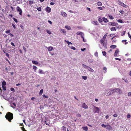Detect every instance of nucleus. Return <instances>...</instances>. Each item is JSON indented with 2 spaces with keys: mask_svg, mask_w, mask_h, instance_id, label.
Returning a JSON list of instances; mask_svg holds the SVG:
<instances>
[{
  "mask_svg": "<svg viewBox=\"0 0 131 131\" xmlns=\"http://www.w3.org/2000/svg\"><path fill=\"white\" fill-rule=\"evenodd\" d=\"M5 117L6 119L10 122H11V120L13 118V114L11 113L10 112H8L6 114Z\"/></svg>",
  "mask_w": 131,
  "mask_h": 131,
  "instance_id": "f257e3e1",
  "label": "nucleus"
},
{
  "mask_svg": "<svg viewBox=\"0 0 131 131\" xmlns=\"http://www.w3.org/2000/svg\"><path fill=\"white\" fill-rule=\"evenodd\" d=\"M105 40L104 39H103L102 38L101 39L100 42L102 45H103L104 47L105 48H106V44L105 42H104Z\"/></svg>",
  "mask_w": 131,
  "mask_h": 131,
  "instance_id": "f03ea898",
  "label": "nucleus"
},
{
  "mask_svg": "<svg viewBox=\"0 0 131 131\" xmlns=\"http://www.w3.org/2000/svg\"><path fill=\"white\" fill-rule=\"evenodd\" d=\"M16 10L17 12H19V14L20 15H21L22 11L20 8L18 6H17L16 8Z\"/></svg>",
  "mask_w": 131,
  "mask_h": 131,
  "instance_id": "7ed1b4c3",
  "label": "nucleus"
},
{
  "mask_svg": "<svg viewBox=\"0 0 131 131\" xmlns=\"http://www.w3.org/2000/svg\"><path fill=\"white\" fill-rule=\"evenodd\" d=\"M94 112L96 113H98L99 112L100 109L99 108L96 106L94 107Z\"/></svg>",
  "mask_w": 131,
  "mask_h": 131,
  "instance_id": "20e7f679",
  "label": "nucleus"
},
{
  "mask_svg": "<svg viewBox=\"0 0 131 131\" xmlns=\"http://www.w3.org/2000/svg\"><path fill=\"white\" fill-rule=\"evenodd\" d=\"M118 4L119 5L121 6H123L125 8L127 7L126 5L125 4L123 3L121 1H118Z\"/></svg>",
  "mask_w": 131,
  "mask_h": 131,
  "instance_id": "39448f33",
  "label": "nucleus"
},
{
  "mask_svg": "<svg viewBox=\"0 0 131 131\" xmlns=\"http://www.w3.org/2000/svg\"><path fill=\"white\" fill-rule=\"evenodd\" d=\"M45 10L47 13H49L51 11V9L49 7H47L45 8Z\"/></svg>",
  "mask_w": 131,
  "mask_h": 131,
  "instance_id": "423d86ee",
  "label": "nucleus"
},
{
  "mask_svg": "<svg viewBox=\"0 0 131 131\" xmlns=\"http://www.w3.org/2000/svg\"><path fill=\"white\" fill-rule=\"evenodd\" d=\"M114 92H118L119 93H121V92L120 89L118 88H116L113 89Z\"/></svg>",
  "mask_w": 131,
  "mask_h": 131,
  "instance_id": "0eeeda50",
  "label": "nucleus"
},
{
  "mask_svg": "<svg viewBox=\"0 0 131 131\" xmlns=\"http://www.w3.org/2000/svg\"><path fill=\"white\" fill-rule=\"evenodd\" d=\"M61 14L64 17H66L67 16V14L64 12H61Z\"/></svg>",
  "mask_w": 131,
  "mask_h": 131,
  "instance_id": "6e6552de",
  "label": "nucleus"
},
{
  "mask_svg": "<svg viewBox=\"0 0 131 131\" xmlns=\"http://www.w3.org/2000/svg\"><path fill=\"white\" fill-rule=\"evenodd\" d=\"M60 31L61 32L63 33L64 34L66 35V31L65 29H61L60 30Z\"/></svg>",
  "mask_w": 131,
  "mask_h": 131,
  "instance_id": "1a4fd4ad",
  "label": "nucleus"
},
{
  "mask_svg": "<svg viewBox=\"0 0 131 131\" xmlns=\"http://www.w3.org/2000/svg\"><path fill=\"white\" fill-rule=\"evenodd\" d=\"M109 23L111 24V26H116L118 25V23L116 22H110Z\"/></svg>",
  "mask_w": 131,
  "mask_h": 131,
  "instance_id": "9d476101",
  "label": "nucleus"
},
{
  "mask_svg": "<svg viewBox=\"0 0 131 131\" xmlns=\"http://www.w3.org/2000/svg\"><path fill=\"white\" fill-rule=\"evenodd\" d=\"M114 92H114V91L113 90H112L110 91L107 94L108 95H108H111V94H112V93H114Z\"/></svg>",
  "mask_w": 131,
  "mask_h": 131,
  "instance_id": "9b49d317",
  "label": "nucleus"
},
{
  "mask_svg": "<svg viewBox=\"0 0 131 131\" xmlns=\"http://www.w3.org/2000/svg\"><path fill=\"white\" fill-rule=\"evenodd\" d=\"M88 107L85 103L82 104V108L85 109H87L88 108Z\"/></svg>",
  "mask_w": 131,
  "mask_h": 131,
  "instance_id": "f8f14e48",
  "label": "nucleus"
},
{
  "mask_svg": "<svg viewBox=\"0 0 131 131\" xmlns=\"http://www.w3.org/2000/svg\"><path fill=\"white\" fill-rule=\"evenodd\" d=\"M106 126V128L107 129L111 130L112 129V127L109 125H107Z\"/></svg>",
  "mask_w": 131,
  "mask_h": 131,
  "instance_id": "ddd939ff",
  "label": "nucleus"
},
{
  "mask_svg": "<svg viewBox=\"0 0 131 131\" xmlns=\"http://www.w3.org/2000/svg\"><path fill=\"white\" fill-rule=\"evenodd\" d=\"M118 52V49H116L114 53V57H116L117 55V53Z\"/></svg>",
  "mask_w": 131,
  "mask_h": 131,
  "instance_id": "4468645a",
  "label": "nucleus"
},
{
  "mask_svg": "<svg viewBox=\"0 0 131 131\" xmlns=\"http://www.w3.org/2000/svg\"><path fill=\"white\" fill-rule=\"evenodd\" d=\"M111 31H116V28L114 27H112L110 29Z\"/></svg>",
  "mask_w": 131,
  "mask_h": 131,
  "instance_id": "2eb2a0df",
  "label": "nucleus"
},
{
  "mask_svg": "<svg viewBox=\"0 0 131 131\" xmlns=\"http://www.w3.org/2000/svg\"><path fill=\"white\" fill-rule=\"evenodd\" d=\"M103 20L104 21V23L107 22L108 21L107 19L105 17H103L102 18Z\"/></svg>",
  "mask_w": 131,
  "mask_h": 131,
  "instance_id": "dca6fc26",
  "label": "nucleus"
},
{
  "mask_svg": "<svg viewBox=\"0 0 131 131\" xmlns=\"http://www.w3.org/2000/svg\"><path fill=\"white\" fill-rule=\"evenodd\" d=\"M87 69H88V70L92 72H93L94 71V70L92 69L91 68L89 67H88V68H87Z\"/></svg>",
  "mask_w": 131,
  "mask_h": 131,
  "instance_id": "f3484780",
  "label": "nucleus"
},
{
  "mask_svg": "<svg viewBox=\"0 0 131 131\" xmlns=\"http://www.w3.org/2000/svg\"><path fill=\"white\" fill-rule=\"evenodd\" d=\"M92 23L94 25H98V22L97 21H94L92 22Z\"/></svg>",
  "mask_w": 131,
  "mask_h": 131,
  "instance_id": "a211bd4d",
  "label": "nucleus"
},
{
  "mask_svg": "<svg viewBox=\"0 0 131 131\" xmlns=\"http://www.w3.org/2000/svg\"><path fill=\"white\" fill-rule=\"evenodd\" d=\"M53 49V47L51 46L49 47L48 48V49L49 51H51Z\"/></svg>",
  "mask_w": 131,
  "mask_h": 131,
  "instance_id": "6ab92c4d",
  "label": "nucleus"
},
{
  "mask_svg": "<svg viewBox=\"0 0 131 131\" xmlns=\"http://www.w3.org/2000/svg\"><path fill=\"white\" fill-rule=\"evenodd\" d=\"M32 62L33 64H38V62L34 60L32 61Z\"/></svg>",
  "mask_w": 131,
  "mask_h": 131,
  "instance_id": "aec40b11",
  "label": "nucleus"
},
{
  "mask_svg": "<svg viewBox=\"0 0 131 131\" xmlns=\"http://www.w3.org/2000/svg\"><path fill=\"white\" fill-rule=\"evenodd\" d=\"M98 20L99 22L102 24V23L103 21L102 19L101 18H100L98 19Z\"/></svg>",
  "mask_w": 131,
  "mask_h": 131,
  "instance_id": "412c9836",
  "label": "nucleus"
},
{
  "mask_svg": "<svg viewBox=\"0 0 131 131\" xmlns=\"http://www.w3.org/2000/svg\"><path fill=\"white\" fill-rule=\"evenodd\" d=\"M82 128L86 131H87L88 130V128L87 126L82 127Z\"/></svg>",
  "mask_w": 131,
  "mask_h": 131,
  "instance_id": "4be33fe9",
  "label": "nucleus"
},
{
  "mask_svg": "<svg viewBox=\"0 0 131 131\" xmlns=\"http://www.w3.org/2000/svg\"><path fill=\"white\" fill-rule=\"evenodd\" d=\"M65 28L68 30H70L71 29V28L69 26H65Z\"/></svg>",
  "mask_w": 131,
  "mask_h": 131,
  "instance_id": "5701e85b",
  "label": "nucleus"
},
{
  "mask_svg": "<svg viewBox=\"0 0 131 131\" xmlns=\"http://www.w3.org/2000/svg\"><path fill=\"white\" fill-rule=\"evenodd\" d=\"M65 41L67 42V43L68 44V45H69L70 44H71V45L72 44V43L71 42H70L68 41H67L66 40H65Z\"/></svg>",
  "mask_w": 131,
  "mask_h": 131,
  "instance_id": "b1692460",
  "label": "nucleus"
},
{
  "mask_svg": "<svg viewBox=\"0 0 131 131\" xmlns=\"http://www.w3.org/2000/svg\"><path fill=\"white\" fill-rule=\"evenodd\" d=\"M116 47V46L115 45H111L110 47L111 48L113 49H114Z\"/></svg>",
  "mask_w": 131,
  "mask_h": 131,
  "instance_id": "393cba45",
  "label": "nucleus"
},
{
  "mask_svg": "<svg viewBox=\"0 0 131 131\" xmlns=\"http://www.w3.org/2000/svg\"><path fill=\"white\" fill-rule=\"evenodd\" d=\"M89 66H86L83 64H82V67H83L86 69H87Z\"/></svg>",
  "mask_w": 131,
  "mask_h": 131,
  "instance_id": "a878e982",
  "label": "nucleus"
},
{
  "mask_svg": "<svg viewBox=\"0 0 131 131\" xmlns=\"http://www.w3.org/2000/svg\"><path fill=\"white\" fill-rule=\"evenodd\" d=\"M76 34L78 35H81V37H82V32L79 31Z\"/></svg>",
  "mask_w": 131,
  "mask_h": 131,
  "instance_id": "bb28decb",
  "label": "nucleus"
},
{
  "mask_svg": "<svg viewBox=\"0 0 131 131\" xmlns=\"http://www.w3.org/2000/svg\"><path fill=\"white\" fill-rule=\"evenodd\" d=\"M29 5H31L34 3V1H29Z\"/></svg>",
  "mask_w": 131,
  "mask_h": 131,
  "instance_id": "cd10ccee",
  "label": "nucleus"
},
{
  "mask_svg": "<svg viewBox=\"0 0 131 131\" xmlns=\"http://www.w3.org/2000/svg\"><path fill=\"white\" fill-rule=\"evenodd\" d=\"M2 86H5L6 84V82L5 81H3L2 83Z\"/></svg>",
  "mask_w": 131,
  "mask_h": 131,
  "instance_id": "c85d7f7f",
  "label": "nucleus"
},
{
  "mask_svg": "<svg viewBox=\"0 0 131 131\" xmlns=\"http://www.w3.org/2000/svg\"><path fill=\"white\" fill-rule=\"evenodd\" d=\"M43 89H41L39 93V95H41L43 93Z\"/></svg>",
  "mask_w": 131,
  "mask_h": 131,
  "instance_id": "c756f323",
  "label": "nucleus"
},
{
  "mask_svg": "<svg viewBox=\"0 0 131 131\" xmlns=\"http://www.w3.org/2000/svg\"><path fill=\"white\" fill-rule=\"evenodd\" d=\"M62 128L63 131H66V127L63 126Z\"/></svg>",
  "mask_w": 131,
  "mask_h": 131,
  "instance_id": "7c9ffc66",
  "label": "nucleus"
},
{
  "mask_svg": "<svg viewBox=\"0 0 131 131\" xmlns=\"http://www.w3.org/2000/svg\"><path fill=\"white\" fill-rule=\"evenodd\" d=\"M39 73L41 74H43L44 73L42 71V70H41L39 69Z\"/></svg>",
  "mask_w": 131,
  "mask_h": 131,
  "instance_id": "2f4dec72",
  "label": "nucleus"
},
{
  "mask_svg": "<svg viewBox=\"0 0 131 131\" xmlns=\"http://www.w3.org/2000/svg\"><path fill=\"white\" fill-rule=\"evenodd\" d=\"M107 35V33H106L104 35V36L103 37V39H104L105 40V39L106 38V36Z\"/></svg>",
  "mask_w": 131,
  "mask_h": 131,
  "instance_id": "473e14b6",
  "label": "nucleus"
},
{
  "mask_svg": "<svg viewBox=\"0 0 131 131\" xmlns=\"http://www.w3.org/2000/svg\"><path fill=\"white\" fill-rule=\"evenodd\" d=\"M126 40H122V42H126L125 43H124V44H125V45H126L128 43V42H126Z\"/></svg>",
  "mask_w": 131,
  "mask_h": 131,
  "instance_id": "72a5a7b5",
  "label": "nucleus"
},
{
  "mask_svg": "<svg viewBox=\"0 0 131 131\" xmlns=\"http://www.w3.org/2000/svg\"><path fill=\"white\" fill-rule=\"evenodd\" d=\"M37 10L38 11H41V8L40 7H37Z\"/></svg>",
  "mask_w": 131,
  "mask_h": 131,
  "instance_id": "f704fd0d",
  "label": "nucleus"
},
{
  "mask_svg": "<svg viewBox=\"0 0 131 131\" xmlns=\"http://www.w3.org/2000/svg\"><path fill=\"white\" fill-rule=\"evenodd\" d=\"M97 5L99 6H101L102 5V3L100 2H99L97 3Z\"/></svg>",
  "mask_w": 131,
  "mask_h": 131,
  "instance_id": "c9c22d12",
  "label": "nucleus"
},
{
  "mask_svg": "<svg viewBox=\"0 0 131 131\" xmlns=\"http://www.w3.org/2000/svg\"><path fill=\"white\" fill-rule=\"evenodd\" d=\"M2 87L4 90L5 91L6 90V87L5 86H2Z\"/></svg>",
  "mask_w": 131,
  "mask_h": 131,
  "instance_id": "e433bc0d",
  "label": "nucleus"
},
{
  "mask_svg": "<svg viewBox=\"0 0 131 131\" xmlns=\"http://www.w3.org/2000/svg\"><path fill=\"white\" fill-rule=\"evenodd\" d=\"M103 54V56H105L106 55V53L105 51H103L102 52Z\"/></svg>",
  "mask_w": 131,
  "mask_h": 131,
  "instance_id": "4c0bfd02",
  "label": "nucleus"
},
{
  "mask_svg": "<svg viewBox=\"0 0 131 131\" xmlns=\"http://www.w3.org/2000/svg\"><path fill=\"white\" fill-rule=\"evenodd\" d=\"M125 33V31H123L121 35L122 36H123L124 35Z\"/></svg>",
  "mask_w": 131,
  "mask_h": 131,
  "instance_id": "58836bf2",
  "label": "nucleus"
},
{
  "mask_svg": "<svg viewBox=\"0 0 131 131\" xmlns=\"http://www.w3.org/2000/svg\"><path fill=\"white\" fill-rule=\"evenodd\" d=\"M37 67L36 66H33V69H34L35 70H36L37 69Z\"/></svg>",
  "mask_w": 131,
  "mask_h": 131,
  "instance_id": "ea45409f",
  "label": "nucleus"
},
{
  "mask_svg": "<svg viewBox=\"0 0 131 131\" xmlns=\"http://www.w3.org/2000/svg\"><path fill=\"white\" fill-rule=\"evenodd\" d=\"M117 21L121 23H123V21L121 19H118L117 20Z\"/></svg>",
  "mask_w": 131,
  "mask_h": 131,
  "instance_id": "a19ab883",
  "label": "nucleus"
},
{
  "mask_svg": "<svg viewBox=\"0 0 131 131\" xmlns=\"http://www.w3.org/2000/svg\"><path fill=\"white\" fill-rule=\"evenodd\" d=\"M42 96L43 97H45V98H48V96L47 95H45V94H43V95H42Z\"/></svg>",
  "mask_w": 131,
  "mask_h": 131,
  "instance_id": "79ce46f5",
  "label": "nucleus"
},
{
  "mask_svg": "<svg viewBox=\"0 0 131 131\" xmlns=\"http://www.w3.org/2000/svg\"><path fill=\"white\" fill-rule=\"evenodd\" d=\"M13 19L14 20V21H15L16 23L18 22V21L15 18H13Z\"/></svg>",
  "mask_w": 131,
  "mask_h": 131,
  "instance_id": "37998d69",
  "label": "nucleus"
},
{
  "mask_svg": "<svg viewBox=\"0 0 131 131\" xmlns=\"http://www.w3.org/2000/svg\"><path fill=\"white\" fill-rule=\"evenodd\" d=\"M87 78V77L86 76H82V79L84 80H86Z\"/></svg>",
  "mask_w": 131,
  "mask_h": 131,
  "instance_id": "c03bdc74",
  "label": "nucleus"
},
{
  "mask_svg": "<svg viewBox=\"0 0 131 131\" xmlns=\"http://www.w3.org/2000/svg\"><path fill=\"white\" fill-rule=\"evenodd\" d=\"M103 69L104 70H105V73H106V72L107 71V68L106 67H104L103 68Z\"/></svg>",
  "mask_w": 131,
  "mask_h": 131,
  "instance_id": "a18cd8bd",
  "label": "nucleus"
},
{
  "mask_svg": "<svg viewBox=\"0 0 131 131\" xmlns=\"http://www.w3.org/2000/svg\"><path fill=\"white\" fill-rule=\"evenodd\" d=\"M106 126L107 125H104V124H102L101 125V126L104 128L106 127H107Z\"/></svg>",
  "mask_w": 131,
  "mask_h": 131,
  "instance_id": "49530a36",
  "label": "nucleus"
},
{
  "mask_svg": "<svg viewBox=\"0 0 131 131\" xmlns=\"http://www.w3.org/2000/svg\"><path fill=\"white\" fill-rule=\"evenodd\" d=\"M109 17L111 19H114V17L113 16H112L111 15H109Z\"/></svg>",
  "mask_w": 131,
  "mask_h": 131,
  "instance_id": "de8ad7c7",
  "label": "nucleus"
},
{
  "mask_svg": "<svg viewBox=\"0 0 131 131\" xmlns=\"http://www.w3.org/2000/svg\"><path fill=\"white\" fill-rule=\"evenodd\" d=\"M46 31H47V33H48V34H51V32L49 30H46Z\"/></svg>",
  "mask_w": 131,
  "mask_h": 131,
  "instance_id": "09e8293b",
  "label": "nucleus"
},
{
  "mask_svg": "<svg viewBox=\"0 0 131 131\" xmlns=\"http://www.w3.org/2000/svg\"><path fill=\"white\" fill-rule=\"evenodd\" d=\"M10 90L12 91H13V92H14L15 91V90L14 89V88H10Z\"/></svg>",
  "mask_w": 131,
  "mask_h": 131,
  "instance_id": "8fccbe9b",
  "label": "nucleus"
},
{
  "mask_svg": "<svg viewBox=\"0 0 131 131\" xmlns=\"http://www.w3.org/2000/svg\"><path fill=\"white\" fill-rule=\"evenodd\" d=\"M119 12L122 14H123L124 13V12L123 10H120L119 11Z\"/></svg>",
  "mask_w": 131,
  "mask_h": 131,
  "instance_id": "3c124183",
  "label": "nucleus"
},
{
  "mask_svg": "<svg viewBox=\"0 0 131 131\" xmlns=\"http://www.w3.org/2000/svg\"><path fill=\"white\" fill-rule=\"evenodd\" d=\"M8 35H10V36L12 37L14 36V35L11 33L9 34Z\"/></svg>",
  "mask_w": 131,
  "mask_h": 131,
  "instance_id": "603ef678",
  "label": "nucleus"
},
{
  "mask_svg": "<svg viewBox=\"0 0 131 131\" xmlns=\"http://www.w3.org/2000/svg\"><path fill=\"white\" fill-rule=\"evenodd\" d=\"M94 55L96 57H98V53L97 52H95L94 53Z\"/></svg>",
  "mask_w": 131,
  "mask_h": 131,
  "instance_id": "864d4df0",
  "label": "nucleus"
},
{
  "mask_svg": "<svg viewBox=\"0 0 131 131\" xmlns=\"http://www.w3.org/2000/svg\"><path fill=\"white\" fill-rule=\"evenodd\" d=\"M117 27L118 28H121L122 27V26H117Z\"/></svg>",
  "mask_w": 131,
  "mask_h": 131,
  "instance_id": "5fc2aeb1",
  "label": "nucleus"
},
{
  "mask_svg": "<svg viewBox=\"0 0 131 131\" xmlns=\"http://www.w3.org/2000/svg\"><path fill=\"white\" fill-rule=\"evenodd\" d=\"M10 32V30L9 29L8 30L6 31V32L7 33H9Z\"/></svg>",
  "mask_w": 131,
  "mask_h": 131,
  "instance_id": "6e6d98bb",
  "label": "nucleus"
},
{
  "mask_svg": "<svg viewBox=\"0 0 131 131\" xmlns=\"http://www.w3.org/2000/svg\"><path fill=\"white\" fill-rule=\"evenodd\" d=\"M11 45H12V46H14V47H15V44H14V43L13 42H11Z\"/></svg>",
  "mask_w": 131,
  "mask_h": 131,
  "instance_id": "4d7b16f0",
  "label": "nucleus"
},
{
  "mask_svg": "<svg viewBox=\"0 0 131 131\" xmlns=\"http://www.w3.org/2000/svg\"><path fill=\"white\" fill-rule=\"evenodd\" d=\"M71 48L73 50H75V49H76V48L75 47H71Z\"/></svg>",
  "mask_w": 131,
  "mask_h": 131,
  "instance_id": "13d9d810",
  "label": "nucleus"
},
{
  "mask_svg": "<svg viewBox=\"0 0 131 131\" xmlns=\"http://www.w3.org/2000/svg\"><path fill=\"white\" fill-rule=\"evenodd\" d=\"M82 39H83V41L84 42H86V39H85L84 37L82 36Z\"/></svg>",
  "mask_w": 131,
  "mask_h": 131,
  "instance_id": "bf43d9fd",
  "label": "nucleus"
},
{
  "mask_svg": "<svg viewBox=\"0 0 131 131\" xmlns=\"http://www.w3.org/2000/svg\"><path fill=\"white\" fill-rule=\"evenodd\" d=\"M115 59L116 60H118L119 61L121 60V59H119V58H115Z\"/></svg>",
  "mask_w": 131,
  "mask_h": 131,
  "instance_id": "052dcab7",
  "label": "nucleus"
},
{
  "mask_svg": "<svg viewBox=\"0 0 131 131\" xmlns=\"http://www.w3.org/2000/svg\"><path fill=\"white\" fill-rule=\"evenodd\" d=\"M6 56H7L8 57V58H9V54L8 53H6Z\"/></svg>",
  "mask_w": 131,
  "mask_h": 131,
  "instance_id": "680f3d73",
  "label": "nucleus"
},
{
  "mask_svg": "<svg viewBox=\"0 0 131 131\" xmlns=\"http://www.w3.org/2000/svg\"><path fill=\"white\" fill-rule=\"evenodd\" d=\"M130 117V114H128L127 115V117L128 118H129Z\"/></svg>",
  "mask_w": 131,
  "mask_h": 131,
  "instance_id": "e2e57ef3",
  "label": "nucleus"
},
{
  "mask_svg": "<svg viewBox=\"0 0 131 131\" xmlns=\"http://www.w3.org/2000/svg\"><path fill=\"white\" fill-rule=\"evenodd\" d=\"M131 95V92H128V96H130Z\"/></svg>",
  "mask_w": 131,
  "mask_h": 131,
  "instance_id": "0e129e2a",
  "label": "nucleus"
},
{
  "mask_svg": "<svg viewBox=\"0 0 131 131\" xmlns=\"http://www.w3.org/2000/svg\"><path fill=\"white\" fill-rule=\"evenodd\" d=\"M23 49L26 52V48L24 46H23Z\"/></svg>",
  "mask_w": 131,
  "mask_h": 131,
  "instance_id": "69168bd1",
  "label": "nucleus"
},
{
  "mask_svg": "<svg viewBox=\"0 0 131 131\" xmlns=\"http://www.w3.org/2000/svg\"><path fill=\"white\" fill-rule=\"evenodd\" d=\"M12 25L13 26V27L14 28H16V27H15V25L13 24H12Z\"/></svg>",
  "mask_w": 131,
  "mask_h": 131,
  "instance_id": "338daca9",
  "label": "nucleus"
},
{
  "mask_svg": "<svg viewBox=\"0 0 131 131\" xmlns=\"http://www.w3.org/2000/svg\"><path fill=\"white\" fill-rule=\"evenodd\" d=\"M5 59L6 61H7L9 64L10 63V62L8 60L7 58H6Z\"/></svg>",
  "mask_w": 131,
  "mask_h": 131,
  "instance_id": "774afa93",
  "label": "nucleus"
}]
</instances>
